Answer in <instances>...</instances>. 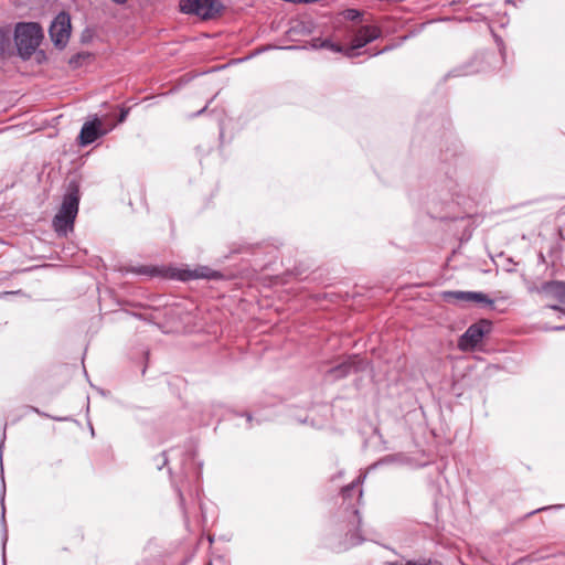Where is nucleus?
<instances>
[{
  "label": "nucleus",
  "instance_id": "nucleus-17",
  "mask_svg": "<svg viewBox=\"0 0 565 565\" xmlns=\"http://www.w3.org/2000/svg\"><path fill=\"white\" fill-rule=\"evenodd\" d=\"M344 15L348 20L355 21L360 19L361 13L355 9H349L344 12Z\"/></svg>",
  "mask_w": 565,
  "mask_h": 565
},
{
  "label": "nucleus",
  "instance_id": "nucleus-1",
  "mask_svg": "<svg viewBox=\"0 0 565 565\" xmlns=\"http://www.w3.org/2000/svg\"><path fill=\"white\" fill-rule=\"evenodd\" d=\"M79 186L77 182L68 183L62 205L53 218V227L58 235H67L74 228V221L78 213Z\"/></svg>",
  "mask_w": 565,
  "mask_h": 565
},
{
  "label": "nucleus",
  "instance_id": "nucleus-26",
  "mask_svg": "<svg viewBox=\"0 0 565 565\" xmlns=\"http://www.w3.org/2000/svg\"><path fill=\"white\" fill-rule=\"evenodd\" d=\"M6 510L2 508V518H4Z\"/></svg>",
  "mask_w": 565,
  "mask_h": 565
},
{
  "label": "nucleus",
  "instance_id": "nucleus-8",
  "mask_svg": "<svg viewBox=\"0 0 565 565\" xmlns=\"http://www.w3.org/2000/svg\"><path fill=\"white\" fill-rule=\"evenodd\" d=\"M444 299L447 302H482L492 305V300L479 291H445Z\"/></svg>",
  "mask_w": 565,
  "mask_h": 565
},
{
  "label": "nucleus",
  "instance_id": "nucleus-4",
  "mask_svg": "<svg viewBox=\"0 0 565 565\" xmlns=\"http://www.w3.org/2000/svg\"><path fill=\"white\" fill-rule=\"evenodd\" d=\"M180 10L185 14H194L203 20H209L218 12V3L215 0H181Z\"/></svg>",
  "mask_w": 565,
  "mask_h": 565
},
{
  "label": "nucleus",
  "instance_id": "nucleus-15",
  "mask_svg": "<svg viewBox=\"0 0 565 565\" xmlns=\"http://www.w3.org/2000/svg\"><path fill=\"white\" fill-rule=\"evenodd\" d=\"M10 43L9 35L6 31L0 30V55H2Z\"/></svg>",
  "mask_w": 565,
  "mask_h": 565
},
{
  "label": "nucleus",
  "instance_id": "nucleus-22",
  "mask_svg": "<svg viewBox=\"0 0 565 565\" xmlns=\"http://www.w3.org/2000/svg\"><path fill=\"white\" fill-rule=\"evenodd\" d=\"M317 0H301V3H313L316 2Z\"/></svg>",
  "mask_w": 565,
  "mask_h": 565
},
{
  "label": "nucleus",
  "instance_id": "nucleus-11",
  "mask_svg": "<svg viewBox=\"0 0 565 565\" xmlns=\"http://www.w3.org/2000/svg\"><path fill=\"white\" fill-rule=\"evenodd\" d=\"M353 519H354V524H355L354 531H350L347 534L345 540L343 542H340L337 545H332L331 547H332L333 551H335V552H343V551H347L350 547L355 546V545H358V544L363 542V539L359 534V530H358V527L361 524V515H360L358 510L353 511Z\"/></svg>",
  "mask_w": 565,
  "mask_h": 565
},
{
  "label": "nucleus",
  "instance_id": "nucleus-24",
  "mask_svg": "<svg viewBox=\"0 0 565 565\" xmlns=\"http://www.w3.org/2000/svg\"><path fill=\"white\" fill-rule=\"evenodd\" d=\"M206 109V106L198 111V115L202 114Z\"/></svg>",
  "mask_w": 565,
  "mask_h": 565
},
{
  "label": "nucleus",
  "instance_id": "nucleus-28",
  "mask_svg": "<svg viewBox=\"0 0 565 565\" xmlns=\"http://www.w3.org/2000/svg\"><path fill=\"white\" fill-rule=\"evenodd\" d=\"M207 565H212V563H209Z\"/></svg>",
  "mask_w": 565,
  "mask_h": 565
},
{
  "label": "nucleus",
  "instance_id": "nucleus-10",
  "mask_svg": "<svg viewBox=\"0 0 565 565\" xmlns=\"http://www.w3.org/2000/svg\"><path fill=\"white\" fill-rule=\"evenodd\" d=\"M542 289L558 301V305H550L548 308L565 313V282H546Z\"/></svg>",
  "mask_w": 565,
  "mask_h": 565
},
{
  "label": "nucleus",
  "instance_id": "nucleus-14",
  "mask_svg": "<svg viewBox=\"0 0 565 565\" xmlns=\"http://www.w3.org/2000/svg\"><path fill=\"white\" fill-rule=\"evenodd\" d=\"M312 46L313 47H326V49L332 50L334 52H341L342 51L341 46H339L337 44H333L329 40H323V41L315 40Z\"/></svg>",
  "mask_w": 565,
  "mask_h": 565
},
{
  "label": "nucleus",
  "instance_id": "nucleus-6",
  "mask_svg": "<svg viewBox=\"0 0 565 565\" xmlns=\"http://www.w3.org/2000/svg\"><path fill=\"white\" fill-rule=\"evenodd\" d=\"M381 30L375 25H363L361 26L352 40V45L345 49L344 54L348 57L354 56V51L365 46L367 43L379 39L381 36Z\"/></svg>",
  "mask_w": 565,
  "mask_h": 565
},
{
  "label": "nucleus",
  "instance_id": "nucleus-16",
  "mask_svg": "<svg viewBox=\"0 0 565 565\" xmlns=\"http://www.w3.org/2000/svg\"><path fill=\"white\" fill-rule=\"evenodd\" d=\"M361 482H362V479H361V477H359L356 481L351 482L349 486H347V487H344V488L342 489V495H343L344 498H345V497H349V495H350V492H351L355 487H358V484H359V483H361Z\"/></svg>",
  "mask_w": 565,
  "mask_h": 565
},
{
  "label": "nucleus",
  "instance_id": "nucleus-5",
  "mask_svg": "<svg viewBox=\"0 0 565 565\" xmlns=\"http://www.w3.org/2000/svg\"><path fill=\"white\" fill-rule=\"evenodd\" d=\"M49 33L55 46L65 47L71 35L70 15L66 12L58 13L52 21Z\"/></svg>",
  "mask_w": 565,
  "mask_h": 565
},
{
  "label": "nucleus",
  "instance_id": "nucleus-23",
  "mask_svg": "<svg viewBox=\"0 0 565 565\" xmlns=\"http://www.w3.org/2000/svg\"><path fill=\"white\" fill-rule=\"evenodd\" d=\"M553 330H557V331L565 330V326L554 327Z\"/></svg>",
  "mask_w": 565,
  "mask_h": 565
},
{
  "label": "nucleus",
  "instance_id": "nucleus-3",
  "mask_svg": "<svg viewBox=\"0 0 565 565\" xmlns=\"http://www.w3.org/2000/svg\"><path fill=\"white\" fill-rule=\"evenodd\" d=\"M491 330V322L488 320H480L471 324L458 341V348L462 351H469L476 348L483 339V337Z\"/></svg>",
  "mask_w": 565,
  "mask_h": 565
},
{
  "label": "nucleus",
  "instance_id": "nucleus-21",
  "mask_svg": "<svg viewBox=\"0 0 565 565\" xmlns=\"http://www.w3.org/2000/svg\"><path fill=\"white\" fill-rule=\"evenodd\" d=\"M7 541H8V535H7V531H4V535H3V547L6 546Z\"/></svg>",
  "mask_w": 565,
  "mask_h": 565
},
{
  "label": "nucleus",
  "instance_id": "nucleus-13",
  "mask_svg": "<svg viewBox=\"0 0 565 565\" xmlns=\"http://www.w3.org/2000/svg\"><path fill=\"white\" fill-rule=\"evenodd\" d=\"M393 565H443V564L437 559L420 558L418 561H407L405 563L396 562V563H393Z\"/></svg>",
  "mask_w": 565,
  "mask_h": 565
},
{
  "label": "nucleus",
  "instance_id": "nucleus-18",
  "mask_svg": "<svg viewBox=\"0 0 565 565\" xmlns=\"http://www.w3.org/2000/svg\"><path fill=\"white\" fill-rule=\"evenodd\" d=\"M131 271H134L136 274H141V275H153L154 269L146 267V266H141L138 268H134Z\"/></svg>",
  "mask_w": 565,
  "mask_h": 565
},
{
  "label": "nucleus",
  "instance_id": "nucleus-27",
  "mask_svg": "<svg viewBox=\"0 0 565 565\" xmlns=\"http://www.w3.org/2000/svg\"><path fill=\"white\" fill-rule=\"evenodd\" d=\"M247 420H248V422H250V420H252V416H250V415H248V416H247Z\"/></svg>",
  "mask_w": 565,
  "mask_h": 565
},
{
  "label": "nucleus",
  "instance_id": "nucleus-7",
  "mask_svg": "<svg viewBox=\"0 0 565 565\" xmlns=\"http://www.w3.org/2000/svg\"><path fill=\"white\" fill-rule=\"evenodd\" d=\"M367 363L359 359L356 355L347 358L343 362L328 371V375L332 380L343 379L347 375L364 370Z\"/></svg>",
  "mask_w": 565,
  "mask_h": 565
},
{
  "label": "nucleus",
  "instance_id": "nucleus-12",
  "mask_svg": "<svg viewBox=\"0 0 565 565\" xmlns=\"http://www.w3.org/2000/svg\"><path fill=\"white\" fill-rule=\"evenodd\" d=\"M220 275L217 271H214L210 269L209 267H199L194 270H183L179 278L181 280H190V279H198V278H206V279H214L217 278Z\"/></svg>",
  "mask_w": 565,
  "mask_h": 565
},
{
  "label": "nucleus",
  "instance_id": "nucleus-9",
  "mask_svg": "<svg viewBox=\"0 0 565 565\" xmlns=\"http://www.w3.org/2000/svg\"><path fill=\"white\" fill-rule=\"evenodd\" d=\"M105 134L106 130L102 129V121L98 118H95L94 120L87 121L83 125L78 136V143L81 146H88Z\"/></svg>",
  "mask_w": 565,
  "mask_h": 565
},
{
  "label": "nucleus",
  "instance_id": "nucleus-25",
  "mask_svg": "<svg viewBox=\"0 0 565 565\" xmlns=\"http://www.w3.org/2000/svg\"><path fill=\"white\" fill-rule=\"evenodd\" d=\"M546 508L537 509L535 512H541L542 510H545Z\"/></svg>",
  "mask_w": 565,
  "mask_h": 565
},
{
  "label": "nucleus",
  "instance_id": "nucleus-19",
  "mask_svg": "<svg viewBox=\"0 0 565 565\" xmlns=\"http://www.w3.org/2000/svg\"><path fill=\"white\" fill-rule=\"evenodd\" d=\"M127 115H128V110H127V109H122V110H121V113H120V115H119L118 121H119V122L125 121V120H126Z\"/></svg>",
  "mask_w": 565,
  "mask_h": 565
},
{
  "label": "nucleus",
  "instance_id": "nucleus-2",
  "mask_svg": "<svg viewBox=\"0 0 565 565\" xmlns=\"http://www.w3.org/2000/svg\"><path fill=\"white\" fill-rule=\"evenodd\" d=\"M42 38V29L38 23H18L14 30V40L20 56L24 60L29 58L40 45Z\"/></svg>",
  "mask_w": 565,
  "mask_h": 565
},
{
  "label": "nucleus",
  "instance_id": "nucleus-20",
  "mask_svg": "<svg viewBox=\"0 0 565 565\" xmlns=\"http://www.w3.org/2000/svg\"><path fill=\"white\" fill-rule=\"evenodd\" d=\"M160 457H161V459H162V460H161V463H158V468H159V469H161V468H162V465H167V462H168V459H167V457H166V454H164V452H163Z\"/></svg>",
  "mask_w": 565,
  "mask_h": 565
}]
</instances>
